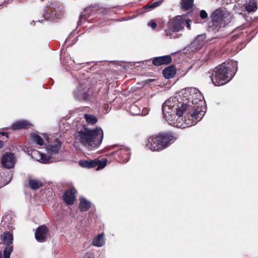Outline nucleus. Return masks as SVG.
<instances>
[{
  "mask_svg": "<svg viewBox=\"0 0 258 258\" xmlns=\"http://www.w3.org/2000/svg\"><path fill=\"white\" fill-rule=\"evenodd\" d=\"M183 95V102L177 97H171L162 105L165 119L172 126L181 128L196 124L203 117L206 110L204 98L197 88H185Z\"/></svg>",
  "mask_w": 258,
  "mask_h": 258,
  "instance_id": "obj_1",
  "label": "nucleus"
},
{
  "mask_svg": "<svg viewBox=\"0 0 258 258\" xmlns=\"http://www.w3.org/2000/svg\"><path fill=\"white\" fill-rule=\"evenodd\" d=\"M237 71V62L232 59L216 67L210 77L215 86H220L229 82Z\"/></svg>",
  "mask_w": 258,
  "mask_h": 258,
  "instance_id": "obj_2",
  "label": "nucleus"
},
{
  "mask_svg": "<svg viewBox=\"0 0 258 258\" xmlns=\"http://www.w3.org/2000/svg\"><path fill=\"white\" fill-rule=\"evenodd\" d=\"M76 142L82 144L89 149L98 148L101 144L103 138V132L101 127L89 129L84 127L77 131L75 134Z\"/></svg>",
  "mask_w": 258,
  "mask_h": 258,
  "instance_id": "obj_3",
  "label": "nucleus"
},
{
  "mask_svg": "<svg viewBox=\"0 0 258 258\" xmlns=\"http://www.w3.org/2000/svg\"><path fill=\"white\" fill-rule=\"evenodd\" d=\"M211 18V22L209 24V29L217 32L231 22L232 16L225 8L220 7L213 12Z\"/></svg>",
  "mask_w": 258,
  "mask_h": 258,
  "instance_id": "obj_4",
  "label": "nucleus"
},
{
  "mask_svg": "<svg viewBox=\"0 0 258 258\" xmlns=\"http://www.w3.org/2000/svg\"><path fill=\"white\" fill-rule=\"evenodd\" d=\"M175 140L176 138L171 133L160 134L150 137L146 146L152 151H158L165 149Z\"/></svg>",
  "mask_w": 258,
  "mask_h": 258,
  "instance_id": "obj_5",
  "label": "nucleus"
},
{
  "mask_svg": "<svg viewBox=\"0 0 258 258\" xmlns=\"http://www.w3.org/2000/svg\"><path fill=\"white\" fill-rule=\"evenodd\" d=\"M191 20L186 19L184 16H177L169 22V26L174 32H179L184 29L185 26L188 29H190Z\"/></svg>",
  "mask_w": 258,
  "mask_h": 258,
  "instance_id": "obj_6",
  "label": "nucleus"
},
{
  "mask_svg": "<svg viewBox=\"0 0 258 258\" xmlns=\"http://www.w3.org/2000/svg\"><path fill=\"white\" fill-rule=\"evenodd\" d=\"M1 239L6 245L4 249V258H10L13 250V235L10 231H5L1 235Z\"/></svg>",
  "mask_w": 258,
  "mask_h": 258,
  "instance_id": "obj_7",
  "label": "nucleus"
},
{
  "mask_svg": "<svg viewBox=\"0 0 258 258\" xmlns=\"http://www.w3.org/2000/svg\"><path fill=\"white\" fill-rule=\"evenodd\" d=\"M88 89L83 85H80L73 91V95L75 100L83 101L89 99V95L87 91Z\"/></svg>",
  "mask_w": 258,
  "mask_h": 258,
  "instance_id": "obj_8",
  "label": "nucleus"
},
{
  "mask_svg": "<svg viewBox=\"0 0 258 258\" xmlns=\"http://www.w3.org/2000/svg\"><path fill=\"white\" fill-rule=\"evenodd\" d=\"M48 229L45 225L39 226L35 232V237L36 239L40 242H43L45 241L48 234Z\"/></svg>",
  "mask_w": 258,
  "mask_h": 258,
  "instance_id": "obj_9",
  "label": "nucleus"
},
{
  "mask_svg": "<svg viewBox=\"0 0 258 258\" xmlns=\"http://www.w3.org/2000/svg\"><path fill=\"white\" fill-rule=\"evenodd\" d=\"M206 36L205 34L199 35L191 43L190 47L192 51H198L201 49L206 43Z\"/></svg>",
  "mask_w": 258,
  "mask_h": 258,
  "instance_id": "obj_10",
  "label": "nucleus"
},
{
  "mask_svg": "<svg viewBox=\"0 0 258 258\" xmlns=\"http://www.w3.org/2000/svg\"><path fill=\"white\" fill-rule=\"evenodd\" d=\"M3 166L7 168H11L15 164V159L14 154L11 152L5 153L2 158Z\"/></svg>",
  "mask_w": 258,
  "mask_h": 258,
  "instance_id": "obj_11",
  "label": "nucleus"
},
{
  "mask_svg": "<svg viewBox=\"0 0 258 258\" xmlns=\"http://www.w3.org/2000/svg\"><path fill=\"white\" fill-rule=\"evenodd\" d=\"M76 192L77 191L74 188H71L64 192L63 199L67 204L70 205L74 204Z\"/></svg>",
  "mask_w": 258,
  "mask_h": 258,
  "instance_id": "obj_12",
  "label": "nucleus"
},
{
  "mask_svg": "<svg viewBox=\"0 0 258 258\" xmlns=\"http://www.w3.org/2000/svg\"><path fill=\"white\" fill-rule=\"evenodd\" d=\"M61 145V142L58 139H55V142L53 144L47 145L45 147V149L48 153L51 155L56 154L60 151Z\"/></svg>",
  "mask_w": 258,
  "mask_h": 258,
  "instance_id": "obj_13",
  "label": "nucleus"
},
{
  "mask_svg": "<svg viewBox=\"0 0 258 258\" xmlns=\"http://www.w3.org/2000/svg\"><path fill=\"white\" fill-rule=\"evenodd\" d=\"M172 61L170 55H164L154 57L152 59V63L155 66H159L163 64H168Z\"/></svg>",
  "mask_w": 258,
  "mask_h": 258,
  "instance_id": "obj_14",
  "label": "nucleus"
},
{
  "mask_svg": "<svg viewBox=\"0 0 258 258\" xmlns=\"http://www.w3.org/2000/svg\"><path fill=\"white\" fill-rule=\"evenodd\" d=\"M119 159L122 163H126L130 158L131 152L127 148H121L118 152Z\"/></svg>",
  "mask_w": 258,
  "mask_h": 258,
  "instance_id": "obj_15",
  "label": "nucleus"
},
{
  "mask_svg": "<svg viewBox=\"0 0 258 258\" xmlns=\"http://www.w3.org/2000/svg\"><path fill=\"white\" fill-rule=\"evenodd\" d=\"M31 125V123L27 120H20L16 121L11 125V128L13 130H16L27 128Z\"/></svg>",
  "mask_w": 258,
  "mask_h": 258,
  "instance_id": "obj_16",
  "label": "nucleus"
},
{
  "mask_svg": "<svg viewBox=\"0 0 258 258\" xmlns=\"http://www.w3.org/2000/svg\"><path fill=\"white\" fill-rule=\"evenodd\" d=\"M105 244L104 233L96 236L92 240V244L96 247H101Z\"/></svg>",
  "mask_w": 258,
  "mask_h": 258,
  "instance_id": "obj_17",
  "label": "nucleus"
},
{
  "mask_svg": "<svg viewBox=\"0 0 258 258\" xmlns=\"http://www.w3.org/2000/svg\"><path fill=\"white\" fill-rule=\"evenodd\" d=\"M176 74V68L174 66H169L163 71V74L166 79H170L175 76Z\"/></svg>",
  "mask_w": 258,
  "mask_h": 258,
  "instance_id": "obj_18",
  "label": "nucleus"
},
{
  "mask_svg": "<svg viewBox=\"0 0 258 258\" xmlns=\"http://www.w3.org/2000/svg\"><path fill=\"white\" fill-rule=\"evenodd\" d=\"M34 153L38 154L39 158L37 159V160L42 163L46 164L52 162L53 161L50 155H48L43 153H40L37 151L34 152Z\"/></svg>",
  "mask_w": 258,
  "mask_h": 258,
  "instance_id": "obj_19",
  "label": "nucleus"
},
{
  "mask_svg": "<svg viewBox=\"0 0 258 258\" xmlns=\"http://www.w3.org/2000/svg\"><path fill=\"white\" fill-rule=\"evenodd\" d=\"M80 200V210L82 212H85L88 210L91 206V202L86 200L85 198H81Z\"/></svg>",
  "mask_w": 258,
  "mask_h": 258,
  "instance_id": "obj_20",
  "label": "nucleus"
},
{
  "mask_svg": "<svg viewBox=\"0 0 258 258\" xmlns=\"http://www.w3.org/2000/svg\"><path fill=\"white\" fill-rule=\"evenodd\" d=\"M97 162L95 159L90 160H83L79 161V164L82 167L86 168H92L97 166Z\"/></svg>",
  "mask_w": 258,
  "mask_h": 258,
  "instance_id": "obj_21",
  "label": "nucleus"
},
{
  "mask_svg": "<svg viewBox=\"0 0 258 258\" xmlns=\"http://www.w3.org/2000/svg\"><path fill=\"white\" fill-rule=\"evenodd\" d=\"M244 8L248 13L255 12L257 8L256 2L255 0H250L246 3Z\"/></svg>",
  "mask_w": 258,
  "mask_h": 258,
  "instance_id": "obj_22",
  "label": "nucleus"
},
{
  "mask_svg": "<svg viewBox=\"0 0 258 258\" xmlns=\"http://www.w3.org/2000/svg\"><path fill=\"white\" fill-rule=\"evenodd\" d=\"M30 138L31 140L38 146H42L44 144L43 139L36 134H31Z\"/></svg>",
  "mask_w": 258,
  "mask_h": 258,
  "instance_id": "obj_23",
  "label": "nucleus"
},
{
  "mask_svg": "<svg viewBox=\"0 0 258 258\" xmlns=\"http://www.w3.org/2000/svg\"><path fill=\"white\" fill-rule=\"evenodd\" d=\"M29 184L31 189H36L42 186V182L39 180L30 179Z\"/></svg>",
  "mask_w": 258,
  "mask_h": 258,
  "instance_id": "obj_24",
  "label": "nucleus"
},
{
  "mask_svg": "<svg viewBox=\"0 0 258 258\" xmlns=\"http://www.w3.org/2000/svg\"><path fill=\"white\" fill-rule=\"evenodd\" d=\"M193 4L194 0H181L180 3L181 8L183 10H188L191 9Z\"/></svg>",
  "mask_w": 258,
  "mask_h": 258,
  "instance_id": "obj_25",
  "label": "nucleus"
},
{
  "mask_svg": "<svg viewBox=\"0 0 258 258\" xmlns=\"http://www.w3.org/2000/svg\"><path fill=\"white\" fill-rule=\"evenodd\" d=\"M128 111L134 115H141L140 108L136 104H133L128 108Z\"/></svg>",
  "mask_w": 258,
  "mask_h": 258,
  "instance_id": "obj_26",
  "label": "nucleus"
},
{
  "mask_svg": "<svg viewBox=\"0 0 258 258\" xmlns=\"http://www.w3.org/2000/svg\"><path fill=\"white\" fill-rule=\"evenodd\" d=\"M84 117L86 121L90 124H94L98 120L96 117L92 114H85Z\"/></svg>",
  "mask_w": 258,
  "mask_h": 258,
  "instance_id": "obj_27",
  "label": "nucleus"
},
{
  "mask_svg": "<svg viewBox=\"0 0 258 258\" xmlns=\"http://www.w3.org/2000/svg\"><path fill=\"white\" fill-rule=\"evenodd\" d=\"M92 10V8L89 7L86 8L83 13L80 15L79 17V20L78 21V24L80 25L81 24V20L84 18V17H86V15H88V17L91 15V12Z\"/></svg>",
  "mask_w": 258,
  "mask_h": 258,
  "instance_id": "obj_28",
  "label": "nucleus"
},
{
  "mask_svg": "<svg viewBox=\"0 0 258 258\" xmlns=\"http://www.w3.org/2000/svg\"><path fill=\"white\" fill-rule=\"evenodd\" d=\"M95 160H96V162H97V163H96L97 166H98L97 168V170L103 169V168H104L106 166V164H107V159H104L102 161H100L98 159H95Z\"/></svg>",
  "mask_w": 258,
  "mask_h": 258,
  "instance_id": "obj_29",
  "label": "nucleus"
},
{
  "mask_svg": "<svg viewBox=\"0 0 258 258\" xmlns=\"http://www.w3.org/2000/svg\"><path fill=\"white\" fill-rule=\"evenodd\" d=\"M161 3H162L161 1H159L157 2H154L152 4H148L147 5H146L144 8L146 9H154V8L157 7L158 6H160V4H161Z\"/></svg>",
  "mask_w": 258,
  "mask_h": 258,
  "instance_id": "obj_30",
  "label": "nucleus"
},
{
  "mask_svg": "<svg viewBox=\"0 0 258 258\" xmlns=\"http://www.w3.org/2000/svg\"><path fill=\"white\" fill-rule=\"evenodd\" d=\"M200 16L201 19H207L208 17V14L206 12V11L202 10L200 11Z\"/></svg>",
  "mask_w": 258,
  "mask_h": 258,
  "instance_id": "obj_31",
  "label": "nucleus"
},
{
  "mask_svg": "<svg viewBox=\"0 0 258 258\" xmlns=\"http://www.w3.org/2000/svg\"><path fill=\"white\" fill-rule=\"evenodd\" d=\"M148 26L151 27L152 29H155L156 26L157 24L155 20H151L148 24Z\"/></svg>",
  "mask_w": 258,
  "mask_h": 258,
  "instance_id": "obj_32",
  "label": "nucleus"
},
{
  "mask_svg": "<svg viewBox=\"0 0 258 258\" xmlns=\"http://www.w3.org/2000/svg\"><path fill=\"white\" fill-rule=\"evenodd\" d=\"M83 258H95V255L93 252H88L84 256Z\"/></svg>",
  "mask_w": 258,
  "mask_h": 258,
  "instance_id": "obj_33",
  "label": "nucleus"
},
{
  "mask_svg": "<svg viewBox=\"0 0 258 258\" xmlns=\"http://www.w3.org/2000/svg\"><path fill=\"white\" fill-rule=\"evenodd\" d=\"M166 35L169 36L170 38H175L176 34L174 33H171L170 32H166Z\"/></svg>",
  "mask_w": 258,
  "mask_h": 258,
  "instance_id": "obj_34",
  "label": "nucleus"
},
{
  "mask_svg": "<svg viewBox=\"0 0 258 258\" xmlns=\"http://www.w3.org/2000/svg\"><path fill=\"white\" fill-rule=\"evenodd\" d=\"M149 110L148 108H145L143 109L142 112H141V115H146L148 113Z\"/></svg>",
  "mask_w": 258,
  "mask_h": 258,
  "instance_id": "obj_35",
  "label": "nucleus"
},
{
  "mask_svg": "<svg viewBox=\"0 0 258 258\" xmlns=\"http://www.w3.org/2000/svg\"><path fill=\"white\" fill-rule=\"evenodd\" d=\"M49 15L50 14H48L47 12L43 14V18L44 20H47L49 18Z\"/></svg>",
  "mask_w": 258,
  "mask_h": 258,
  "instance_id": "obj_36",
  "label": "nucleus"
},
{
  "mask_svg": "<svg viewBox=\"0 0 258 258\" xmlns=\"http://www.w3.org/2000/svg\"><path fill=\"white\" fill-rule=\"evenodd\" d=\"M0 134L2 135V136H6L7 138H9L7 133H6V132H2L0 133Z\"/></svg>",
  "mask_w": 258,
  "mask_h": 258,
  "instance_id": "obj_37",
  "label": "nucleus"
},
{
  "mask_svg": "<svg viewBox=\"0 0 258 258\" xmlns=\"http://www.w3.org/2000/svg\"><path fill=\"white\" fill-rule=\"evenodd\" d=\"M42 21H43V20H38L36 21H34V20H33V21H32V22H31V25H32V24H33V23H35V22L42 23Z\"/></svg>",
  "mask_w": 258,
  "mask_h": 258,
  "instance_id": "obj_38",
  "label": "nucleus"
},
{
  "mask_svg": "<svg viewBox=\"0 0 258 258\" xmlns=\"http://www.w3.org/2000/svg\"><path fill=\"white\" fill-rule=\"evenodd\" d=\"M4 146V143L3 141H0V149Z\"/></svg>",
  "mask_w": 258,
  "mask_h": 258,
  "instance_id": "obj_39",
  "label": "nucleus"
},
{
  "mask_svg": "<svg viewBox=\"0 0 258 258\" xmlns=\"http://www.w3.org/2000/svg\"><path fill=\"white\" fill-rule=\"evenodd\" d=\"M0 258H3L2 252L0 251Z\"/></svg>",
  "mask_w": 258,
  "mask_h": 258,
  "instance_id": "obj_40",
  "label": "nucleus"
}]
</instances>
